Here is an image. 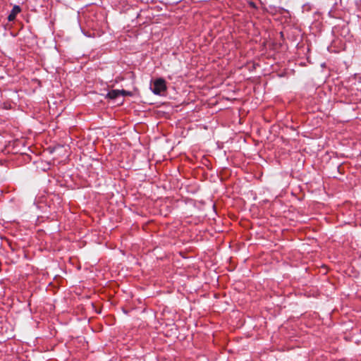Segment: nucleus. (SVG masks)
I'll return each instance as SVG.
<instances>
[{"label": "nucleus", "instance_id": "2", "mask_svg": "<svg viewBox=\"0 0 361 361\" xmlns=\"http://www.w3.org/2000/svg\"><path fill=\"white\" fill-rule=\"evenodd\" d=\"M130 92L125 90H113L107 94V97L111 99L117 98L118 96L130 95Z\"/></svg>", "mask_w": 361, "mask_h": 361}, {"label": "nucleus", "instance_id": "3", "mask_svg": "<svg viewBox=\"0 0 361 361\" xmlns=\"http://www.w3.org/2000/svg\"><path fill=\"white\" fill-rule=\"evenodd\" d=\"M20 7H19L18 6H15L13 8V9H12V11H11V13H10V14H9V16H8V20L9 21H12V20H13L15 19V18H16V15H17L18 13H20Z\"/></svg>", "mask_w": 361, "mask_h": 361}, {"label": "nucleus", "instance_id": "1", "mask_svg": "<svg viewBox=\"0 0 361 361\" xmlns=\"http://www.w3.org/2000/svg\"><path fill=\"white\" fill-rule=\"evenodd\" d=\"M152 92L156 94H161L166 90V83L163 79H157L154 82L153 87H152Z\"/></svg>", "mask_w": 361, "mask_h": 361}]
</instances>
